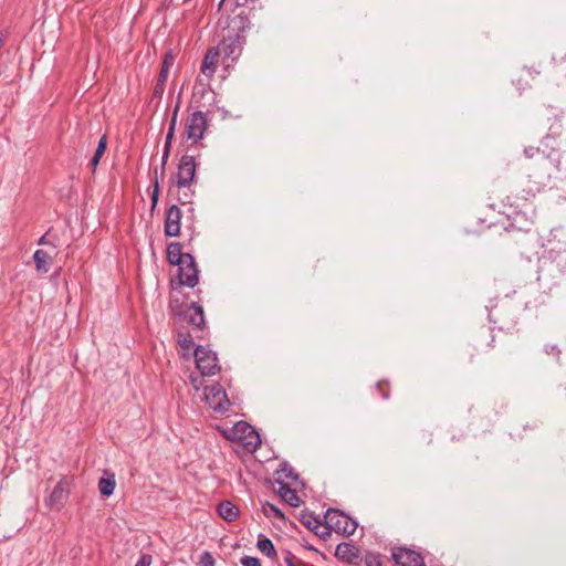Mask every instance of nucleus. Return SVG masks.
Segmentation results:
<instances>
[{
  "mask_svg": "<svg viewBox=\"0 0 566 566\" xmlns=\"http://www.w3.org/2000/svg\"><path fill=\"white\" fill-rule=\"evenodd\" d=\"M179 107H180V102L178 101L177 104L175 105V108H174V112L171 115L170 125H169L168 133H167L166 140H165V146H171V143H172V139L175 136V129H176V125H177Z\"/></svg>",
  "mask_w": 566,
  "mask_h": 566,
  "instance_id": "22",
  "label": "nucleus"
},
{
  "mask_svg": "<svg viewBox=\"0 0 566 566\" xmlns=\"http://www.w3.org/2000/svg\"><path fill=\"white\" fill-rule=\"evenodd\" d=\"M537 158H536V166H543L545 164V158L543 154L539 153V149L537 150Z\"/></svg>",
  "mask_w": 566,
  "mask_h": 566,
  "instance_id": "40",
  "label": "nucleus"
},
{
  "mask_svg": "<svg viewBox=\"0 0 566 566\" xmlns=\"http://www.w3.org/2000/svg\"><path fill=\"white\" fill-rule=\"evenodd\" d=\"M297 479H298V474L286 462L281 463L279 469L275 471V483L276 484L294 482Z\"/></svg>",
  "mask_w": 566,
  "mask_h": 566,
  "instance_id": "14",
  "label": "nucleus"
},
{
  "mask_svg": "<svg viewBox=\"0 0 566 566\" xmlns=\"http://www.w3.org/2000/svg\"><path fill=\"white\" fill-rule=\"evenodd\" d=\"M33 260L38 272H49V263L52 261V258L46 251L36 250L33 254Z\"/></svg>",
  "mask_w": 566,
  "mask_h": 566,
  "instance_id": "18",
  "label": "nucleus"
},
{
  "mask_svg": "<svg viewBox=\"0 0 566 566\" xmlns=\"http://www.w3.org/2000/svg\"><path fill=\"white\" fill-rule=\"evenodd\" d=\"M493 342H494V337L491 336V342L488 344V346H491V343H493Z\"/></svg>",
  "mask_w": 566,
  "mask_h": 566,
  "instance_id": "44",
  "label": "nucleus"
},
{
  "mask_svg": "<svg viewBox=\"0 0 566 566\" xmlns=\"http://www.w3.org/2000/svg\"><path fill=\"white\" fill-rule=\"evenodd\" d=\"M242 566H261L259 558L253 556H244L241 558Z\"/></svg>",
  "mask_w": 566,
  "mask_h": 566,
  "instance_id": "33",
  "label": "nucleus"
},
{
  "mask_svg": "<svg viewBox=\"0 0 566 566\" xmlns=\"http://www.w3.org/2000/svg\"><path fill=\"white\" fill-rule=\"evenodd\" d=\"M480 221L485 223L486 228L501 224L504 230H517L528 232V218L526 213L515 211L512 216L503 217L500 212H495L492 206L488 207L482 211Z\"/></svg>",
  "mask_w": 566,
  "mask_h": 566,
  "instance_id": "2",
  "label": "nucleus"
},
{
  "mask_svg": "<svg viewBox=\"0 0 566 566\" xmlns=\"http://www.w3.org/2000/svg\"><path fill=\"white\" fill-rule=\"evenodd\" d=\"M198 566H214V558L209 552H203L199 558Z\"/></svg>",
  "mask_w": 566,
  "mask_h": 566,
  "instance_id": "28",
  "label": "nucleus"
},
{
  "mask_svg": "<svg viewBox=\"0 0 566 566\" xmlns=\"http://www.w3.org/2000/svg\"><path fill=\"white\" fill-rule=\"evenodd\" d=\"M193 356L202 376H214L221 370L217 354L211 349L199 345L195 348Z\"/></svg>",
  "mask_w": 566,
  "mask_h": 566,
  "instance_id": "7",
  "label": "nucleus"
},
{
  "mask_svg": "<svg viewBox=\"0 0 566 566\" xmlns=\"http://www.w3.org/2000/svg\"><path fill=\"white\" fill-rule=\"evenodd\" d=\"M353 546L347 543L338 544L336 547V556L345 558L352 551Z\"/></svg>",
  "mask_w": 566,
  "mask_h": 566,
  "instance_id": "27",
  "label": "nucleus"
},
{
  "mask_svg": "<svg viewBox=\"0 0 566 566\" xmlns=\"http://www.w3.org/2000/svg\"><path fill=\"white\" fill-rule=\"evenodd\" d=\"M198 268L195 258L191 254H186L184 262L178 265V279L181 285L193 287L198 284Z\"/></svg>",
  "mask_w": 566,
  "mask_h": 566,
  "instance_id": "9",
  "label": "nucleus"
},
{
  "mask_svg": "<svg viewBox=\"0 0 566 566\" xmlns=\"http://www.w3.org/2000/svg\"><path fill=\"white\" fill-rule=\"evenodd\" d=\"M207 128V115L200 111L193 112L185 120L182 138L190 142V145H196L203 138Z\"/></svg>",
  "mask_w": 566,
  "mask_h": 566,
  "instance_id": "5",
  "label": "nucleus"
},
{
  "mask_svg": "<svg viewBox=\"0 0 566 566\" xmlns=\"http://www.w3.org/2000/svg\"><path fill=\"white\" fill-rule=\"evenodd\" d=\"M277 493L280 497L290 506L297 507L301 504V499L294 490L291 489L290 483L279 484Z\"/></svg>",
  "mask_w": 566,
  "mask_h": 566,
  "instance_id": "15",
  "label": "nucleus"
},
{
  "mask_svg": "<svg viewBox=\"0 0 566 566\" xmlns=\"http://www.w3.org/2000/svg\"><path fill=\"white\" fill-rule=\"evenodd\" d=\"M4 40L0 36V49L3 46Z\"/></svg>",
  "mask_w": 566,
  "mask_h": 566,
  "instance_id": "43",
  "label": "nucleus"
},
{
  "mask_svg": "<svg viewBox=\"0 0 566 566\" xmlns=\"http://www.w3.org/2000/svg\"><path fill=\"white\" fill-rule=\"evenodd\" d=\"M392 558L400 566H424L421 554L406 547L395 548Z\"/></svg>",
  "mask_w": 566,
  "mask_h": 566,
  "instance_id": "11",
  "label": "nucleus"
},
{
  "mask_svg": "<svg viewBox=\"0 0 566 566\" xmlns=\"http://www.w3.org/2000/svg\"><path fill=\"white\" fill-rule=\"evenodd\" d=\"M169 154H170V146H165L164 147V153H163V158H161V169L163 170L165 169V166L167 164Z\"/></svg>",
  "mask_w": 566,
  "mask_h": 566,
  "instance_id": "36",
  "label": "nucleus"
},
{
  "mask_svg": "<svg viewBox=\"0 0 566 566\" xmlns=\"http://www.w3.org/2000/svg\"><path fill=\"white\" fill-rule=\"evenodd\" d=\"M181 210L171 205L166 211L164 231L167 237H177L180 233Z\"/></svg>",
  "mask_w": 566,
  "mask_h": 566,
  "instance_id": "12",
  "label": "nucleus"
},
{
  "mask_svg": "<svg viewBox=\"0 0 566 566\" xmlns=\"http://www.w3.org/2000/svg\"><path fill=\"white\" fill-rule=\"evenodd\" d=\"M376 390L382 399H388L390 395L389 381L384 379L376 384Z\"/></svg>",
  "mask_w": 566,
  "mask_h": 566,
  "instance_id": "25",
  "label": "nucleus"
},
{
  "mask_svg": "<svg viewBox=\"0 0 566 566\" xmlns=\"http://www.w3.org/2000/svg\"><path fill=\"white\" fill-rule=\"evenodd\" d=\"M159 198V185L156 180L154 184L153 192H151V206L153 208L157 205Z\"/></svg>",
  "mask_w": 566,
  "mask_h": 566,
  "instance_id": "35",
  "label": "nucleus"
},
{
  "mask_svg": "<svg viewBox=\"0 0 566 566\" xmlns=\"http://www.w3.org/2000/svg\"><path fill=\"white\" fill-rule=\"evenodd\" d=\"M180 348L189 352L193 346V339L191 335H187L179 340Z\"/></svg>",
  "mask_w": 566,
  "mask_h": 566,
  "instance_id": "31",
  "label": "nucleus"
},
{
  "mask_svg": "<svg viewBox=\"0 0 566 566\" xmlns=\"http://www.w3.org/2000/svg\"><path fill=\"white\" fill-rule=\"evenodd\" d=\"M324 518L332 531L338 534L350 536L357 530V522L337 509H328Z\"/></svg>",
  "mask_w": 566,
  "mask_h": 566,
  "instance_id": "6",
  "label": "nucleus"
},
{
  "mask_svg": "<svg viewBox=\"0 0 566 566\" xmlns=\"http://www.w3.org/2000/svg\"><path fill=\"white\" fill-rule=\"evenodd\" d=\"M262 511L268 517H276L282 521L285 520L284 513L277 506L269 502L263 504Z\"/></svg>",
  "mask_w": 566,
  "mask_h": 566,
  "instance_id": "24",
  "label": "nucleus"
},
{
  "mask_svg": "<svg viewBox=\"0 0 566 566\" xmlns=\"http://www.w3.org/2000/svg\"><path fill=\"white\" fill-rule=\"evenodd\" d=\"M49 235H50V231H48L45 234H43L39 240H38V244L39 245H46V244H51L53 247H55L53 243H51L49 241Z\"/></svg>",
  "mask_w": 566,
  "mask_h": 566,
  "instance_id": "37",
  "label": "nucleus"
},
{
  "mask_svg": "<svg viewBox=\"0 0 566 566\" xmlns=\"http://www.w3.org/2000/svg\"><path fill=\"white\" fill-rule=\"evenodd\" d=\"M553 350H556L557 352V355L560 353L559 350L556 349L555 346L552 347V349H549V353H553Z\"/></svg>",
  "mask_w": 566,
  "mask_h": 566,
  "instance_id": "42",
  "label": "nucleus"
},
{
  "mask_svg": "<svg viewBox=\"0 0 566 566\" xmlns=\"http://www.w3.org/2000/svg\"><path fill=\"white\" fill-rule=\"evenodd\" d=\"M205 398L208 406L216 412L224 413L230 407L227 392L220 384L206 387Z\"/></svg>",
  "mask_w": 566,
  "mask_h": 566,
  "instance_id": "8",
  "label": "nucleus"
},
{
  "mask_svg": "<svg viewBox=\"0 0 566 566\" xmlns=\"http://www.w3.org/2000/svg\"><path fill=\"white\" fill-rule=\"evenodd\" d=\"M364 562L366 566H382L381 556L375 553L366 554Z\"/></svg>",
  "mask_w": 566,
  "mask_h": 566,
  "instance_id": "26",
  "label": "nucleus"
},
{
  "mask_svg": "<svg viewBox=\"0 0 566 566\" xmlns=\"http://www.w3.org/2000/svg\"><path fill=\"white\" fill-rule=\"evenodd\" d=\"M70 483L67 481L66 478H62L59 483L54 486L53 491L51 492V494L49 495V497L45 500V505L50 509V510H54V511H60L67 497H69V493H70Z\"/></svg>",
  "mask_w": 566,
  "mask_h": 566,
  "instance_id": "10",
  "label": "nucleus"
},
{
  "mask_svg": "<svg viewBox=\"0 0 566 566\" xmlns=\"http://www.w3.org/2000/svg\"><path fill=\"white\" fill-rule=\"evenodd\" d=\"M258 549L268 557H275L276 551L271 539L268 537H259L256 543Z\"/></svg>",
  "mask_w": 566,
  "mask_h": 566,
  "instance_id": "21",
  "label": "nucleus"
},
{
  "mask_svg": "<svg viewBox=\"0 0 566 566\" xmlns=\"http://www.w3.org/2000/svg\"><path fill=\"white\" fill-rule=\"evenodd\" d=\"M218 514L226 521L232 522L239 516V509L230 501H222L217 507Z\"/></svg>",
  "mask_w": 566,
  "mask_h": 566,
  "instance_id": "17",
  "label": "nucleus"
},
{
  "mask_svg": "<svg viewBox=\"0 0 566 566\" xmlns=\"http://www.w3.org/2000/svg\"><path fill=\"white\" fill-rule=\"evenodd\" d=\"M174 62H175L174 55L170 52H168L163 60L160 73L157 78L158 82L167 81L168 73H169L171 66L174 65Z\"/></svg>",
  "mask_w": 566,
  "mask_h": 566,
  "instance_id": "23",
  "label": "nucleus"
},
{
  "mask_svg": "<svg viewBox=\"0 0 566 566\" xmlns=\"http://www.w3.org/2000/svg\"><path fill=\"white\" fill-rule=\"evenodd\" d=\"M197 163L193 156L184 155L178 165L176 174V186L178 189H186L182 195H179L178 200L181 205L191 202L193 192L190 191L191 184L196 176Z\"/></svg>",
  "mask_w": 566,
  "mask_h": 566,
  "instance_id": "4",
  "label": "nucleus"
},
{
  "mask_svg": "<svg viewBox=\"0 0 566 566\" xmlns=\"http://www.w3.org/2000/svg\"><path fill=\"white\" fill-rule=\"evenodd\" d=\"M187 253H182V247L179 242H170L167 247V260L172 265H180L186 259Z\"/></svg>",
  "mask_w": 566,
  "mask_h": 566,
  "instance_id": "16",
  "label": "nucleus"
},
{
  "mask_svg": "<svg viewBox=\"0 0 566 566\" xmlns=\"http://www.w3.org/2000/svg\"><path fill=\"white\" fill-rule=\"evenodd\" d=\"M150 556L144 555L137 563L136 566H149L150 565Z\"/></svg>",
  "mask_w": 566,
  "mask_h": 566,
  "instance_id": "38",
  "label": "nucleus"
},
{
  "mask_svg": "<svg viewBox=\"0 0 566 566\" xmlns=\"http://www.w3.org/2000/svg\"><path fill=\"white\" fill-rule=\"evenodd\" d=\"M284 562L286 566H305V564L302 560L297 559L291 552L286 553Z\"/></svg>",
  "mask_w": 566,
  "mask_h": 566,
  "instance_id": "30",
  "label": "nucleus"
},
{
  "mask_svg": "<svg viewBox=\"0 0 566 566\" xmlns=\"http://www.w3.org/2000/svg\"><path fill=\"white\" fill-rule=\"evenodd\" d=\"M298 520L306 528L312 532L322 528V521L318 518V516L311 512L303 511Z\"/></svg>",
  "mask_w": 566,
  "mask_h": 566,
  "instance_id": "20",
  "label": "nucleus"
},
{
  "mask_svg": "<svg viewBox=\"0 0 566 566\" xmlns=\"http://www.w3.org/2000/svg\"><path fill=\"white\" fill-rule=\"evenodd\" d=\"M221 432L227 440L240 442L250 453L255 452L262 443L260 434L245 421H239L233 427Z\"/></svg>",
  "mask_w": 566,
  "mask_h": 566,
  "instance_id": "3",
  "label": "nucleus"
},
{
  "mask_svg": "<svg viewBox=\"0 0 566 566\" xmlns=\"http://www.w3.org/2000/svg\"><path fill=\"white\" fill-rule=\"evenodd\" d=\"M553 350H556L557 352V355L560 353L559 350L556 349L555 346L552 347V349H549V353H553Z\"/></svg>",
  "mask_w": 566,
  "mask_h": 566,
  "instance_id": "41",
  "label": "nucleus"
},
{
  "mask_svg": "<svg viewBox=\"0 0 566 566\" xmlns=\"http://www.w3.org/2000/svg\"><path fill=\"white\" fill-rule=\"evenodd\" d=\"M165 85H166V82H158L156 83L155 87H154V91H153V96L156 97V98H161L164 92H165Z\"/></svg>",
  "mask_w": 566,
  "mask_h": 566,
  "instance_id": "34",
  "label": "nucleus"
},
{
  "mask_svg": "<svg viewBox=\"0 0 566 566\" xmlns=\"http://www.w3.org/2000/svg\"><path fill=\"white\" fill-rule=\"evenodd\" d=\"M188 324L196 331L203 332L206 329V319L202 306L192 302L188 305L187 311L184 313Z\"/></svg>",
  "mask_w": 566,
  "mask_h": 566,
  "instance_id": "13",
  "label": "nucleus"
},
{
  "mask_svg": "<svg viewBox=\"0 0 566 566\" xmlns=\"http://www.w3.org/2000/svg\"><path fill=\"white\" fill-rule=\"evenodd\" d=\"M116 485L115 475L113 473L102 476L98 481V490L103 496H111Z\"/></svg>",
  "mask_w": 566,
  "mask_h": 566,
  "instance_id": "19",
  "label": "nucleus"
},
{
  "mask_svg": "<svg viewBox=\"0 0 566 566\" xmlns=\"http://www.w3.org/2000/svg\"><path fill=\"white\" fill-rule=\"evenodd\" d=\"M314 534L322 539H327L332 535V528L327 525V523H322V528L315 530Z\"/></svg>",
  "mask_w": 566,
  "mask_h": 566,
  "instance_id": "29",
  "label": "nucleus"
},
{
  "mask_svg": "<svg viewBox=\"0 0 566 566\" xmlns=\"http://www.w3.org/2000/svg\"><path fill=\"white\" fill-rule=\"evenodd\" d=\"M101 158H102V157L94 155V156H93V158L91 159V161H90V166H91V168H92V170H93V171L96 169V167H97V165H98V163H99Z\"/></svg>",
  "mask_w": 566,
  "mask_h": 566,
  "instance_id": "39",
  "label": "nucleus"
},
{
  "mask_svg": "<svg viewBox=\"0 0 566 566\" xmlns=\"http://www.w3.org/2000/svg\"><path fill=\"white\" fill-rule=\"evenodd\" d=\"M106 147H107V137L104 135L99 138L98 145H97V148H96L94 155L102 157L106 150Z\"/></svg>",
  "mask_w": 566,
  "mask_h": 566,
  "instance_id": "32",
  "label": "nucleus"
},
{
  "mask_svg": "<svg viewBox=\"0 0 566 566\" xmlns=\"http://www.w3.org/2000/svg\"><path fill=\"white\" fill-rule=\"evenodd\" d=\"M252 24L244 11L231 17L224 29L222 40L217 46L210 48L202 60L200 71L209 80L216 73L221 54L223 59L237 61L247 43V32Z\"/></svg>",
  "mask_w": 566,
  "mask_h": 566,
  "instance_id": "1",
  "label": "nucleus"
}]
</instances>
